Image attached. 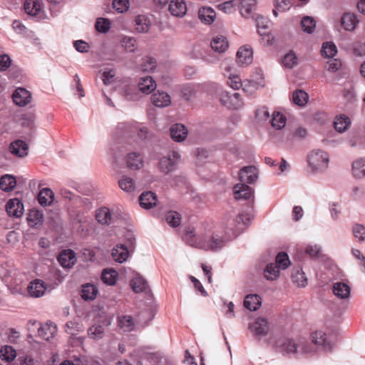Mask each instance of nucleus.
<instances>
[{
    "mask_svg": "<svg viewBox=\"0 0 365 365\" xmlns=\"http://www.w3.org/2000/svg\"><path fill=\"white\" fill-rule=\"evenodd\" d=\"M119 129L123 133L121 151L126 153L125 162L126 167L130 170H137V126L135 122H123L119 124Z\"/></svg>",
    "mask_w": 365,
    "mask_h": 365,
    "instance_id": "obj_1",
    "label": "nucleus"
},
{
    "mask_svg": "<svg viewBox=\"0 0 365 365\" xmlns=\"http://www.w3.org/2000/svg\"><path fill=\"white\" fill-rule=\"evenodd\" d=\"M157 311L155 300L138 302V327L145 328L153 320Z\"/></svg>",
    "mask_w": 365,
    "mask_h": 365,
    "instance_id": "obj_2",
    "label": "nucleus"
},
{
    "mask_svg": "<svg viewBox=\"0 0 365 365\" xmlns=\"http://www.w3.org/2000/svg\"><path fill=\"white\" fill-rule=\"evenodd\" d=\"M184 238L191 246L200 247L205 250H216L222 247L225 245L224 240L221 237H212L207 244L200 245L197 240L193 229L188 228L185 230Z\"/></svg>",
    "mask_w": 365,
    "mask_h": 365,
    "instance_id": "obj_3",
    "label": "nucleus"
},
{
    "mask_svg": "<svg viewBox=\"0 0 365 365\" xmlns=\"http://www.w3.org/2000/svg\"><path fill=\"white\" fill-rule=\"evenodd\" d=\"M309 166L313 172L323 171L328 168L329 155L321 150L312 151L307 157Z\"/></svg>",
    "mask_w": 365,
    "mask_h": 365,
    "instance_id": "obj_4",
    "label": "nucleus"
},
{
    "mask_svg": "<svg viewBox=\"0 0 365 365\" xmlns=\"http://www.w3.org/2000/svg\"><path fill=\"white\" fill-rule=\"evenodd\" d=\"M180 155L178 151L173 150L167 156L163 157L159 162V168L163 173H168L173 169Z\"/></svg>",
    "mask_w": 365,
    "mask_h": 365,
    "instance_id": "obj_5",
    "label": "nucleus"
},
{
    "mask_svg": "<svg viewBox=\"0 0 365 365\" xmlns=\"http://www.w3.org/2000/svg\"><path fill=\"white\" fill-rule=\"evenodd\" d=\"M120 92L128 100H134L136 94L135 79L124 78L120 84Z\"/></svg>",
    "mask_w": 365,
    "mask_h": 365,
    "instance_id": "obj_6",
    "label": "nucleus"
},
{
    "mask_svg": "<svg viewBox=\"0 0 365 365\" xmlns=\"http://www.w3.org/2000/svg\"><path fill=\"white\" fill-rule=\"evenodd\" d=\"M150 299L155 300L151 289L147 280L138 274V301H150Z\"/></svg>",
    "mask_w": 365,
    "mask_h": 365,
    "instance_id": "obj_7",
    "label": "nucleus"
},
{
    "mask_svg": "<svg viewBox=\"0 0 365 365\" xmlns=\"http://www.w3.org/2000/svg\"><path fill=\"white\" fill-rule=\"evenodd\" d=\"M6 210L9 216L18 218L22 216L24 207L20 200L13 198L7 202Z\"/></svg>",
    "mask_w": 365,
    "mask_h": 365,
    "instance_id": "obj_8",
    "label": "nucleus"
},
{
    "mask_svg": "<svg viewBox=\"0 0 365 365\" xmlns=\"http://www.w3.org/2000/svg\"><path fill=\"white\" fill-rule=\"evenodd\" d=\"M12 98L16 105L23 107L30 103L31 94L24 88H17L12 95Z\"/></svg>",
    "mask_w": 365,
    "mask_h": 365,
    "instance_id": "obj_9",
    "label": "nucleus"
},
{
    "mask_svg": "<svg viewBox=\"0 0 365 365\" xmlns=\"http://www.w3.org/2000/svg\"><path fill=\"white\" fill-rule=\"evenodd\" d=\"M251 331L257 336H265L269 330V322L265 318H257L250 326Z\"/></svg>",
    "mask_w": 365,
    "mask_h": 365,
    "instance_id": "obj_10",
    "label": "nucleus"
},
{
    "mask_svg": "<svg viewBox=\"0 0 365 365\" xmlns=\"http://www.w3.org/2000/svg\"><path fill=\"white\" fill-rule=\"evenodd\" d=\"M238 9L245 18H254L253 11L257 6V0H238Z\"/></svg>",
    "mask_w": 365,
    "mask_h": 365,
    "instance_id": "obj_11",
    "label": "nucleus"
},
{
    "mask_svg": "<svg viewBox=\"0 0 365 365\" xmlns=\"http://www.w3.org/2000/svg\"><path fill=\"white\" fill-rule=\"evenodd\" d=\"M302 346V352L308 353L309 351L304 345L302 342L296 343L293 339H286L279 345L282 351L287 354H294L297 351V348Z\"/></svg>",
    "mask_w": 365,
    "mask_h": 365,
    "instance_id": "obj_12",
    "label": "nucleus"
},
{
    "mask_svg": "<svg viewBox=\"0 0 365 365\" xmlns=\"http://www.w3.org/2000/svg\"><path fill=\"white\" fill-rule=\"evenodd\" d=\"M46 284L41 279H35L31 282L28 286V292L32 297H42L46 290Z\"/></svg>",
    "mask_w": 365,
    "mask_h": 365,
    "instance_id": "obj_13",
    "label": "nucleus"
},
{
    "mask_svg": "<svg viewBox=\"0 0 365 365\" xmlns=\"http://www.w3.org/2000/svg\"><path fill=\"white\" fill-rule=\"evenodd\" d=\"M156 88V83L150 76H138V91L143 93L149 94Z\"/></svg>",
    "mask_w": 365,
    "mask_h": 365,
    "instance_id": "obj_14",
    "label": "nucleus"
},
{
    "mask_svg": "<svg viewBox=\"0 0 365 365\" xmlns=\"http://www.w3.org/2000/svg\"><path fill=\"white\" fill-rule=\"evenodd\" d=\"M359 22L356 15L354 13H344L341 18V24L347 31H354Z\"/></svg>",
    "mask_w": 365,
    "mask_h": 365,
    "instance_id": "obj_15",
    "label": "nucleus"
},
{
    "mask_svg": "<svg viewBox=\"0 0 365 365\" xmlns=\"http://www.w3.org/2000/svg\"><path fill=\"white\" fill-rule=\"evenodd\" d=\"M58 261L64 268H71L76 262L75 252L71 250L62 251L58 257Z\"/></svg>",
    "mask_w": 365,
    "mask_h": 365,
    "instance_id": "obj_16",
    "label": "nucleus"
},
{
    "mask_svg": "<svg viewBox=\"0 0 365 365\" xmlns=\"http://www.w3.org/2000/svg\"><path fill=\"white\" fill-rule=\"evenodd\" d=\"M57 332L56 326L51 322L42 324L38 329V334L46 341L53 339Z\"/></svg>",
    "mask_w": 365,
    "mask_h": 365,
    "instance_id": "obj_17",
    "label": "nucleus"
},
{
    "mask_svg": "<svg viewBox=\"0 0 365 365\" xmlns=\"http://www.w3.org/2000/svg\"><path fill=\"white\" fill-rule=\"evenodd\" d=\"M239 177L242 182L252 183L257 178V170L255 166L245 167L240 170Z\"/></svg>",
    "mask_w": 365,
    "mask_h": 365,
    "instance_id": "obj_18",
    "label": "nucleus"
},
{
    "mask_svg": "<svg viewBox=\"0 0 365 365\" xmlns=\"http://www.w3.org/2000/svg\"><path fill=\"white\" fill-rule=\"evenodd\" d=\"M312 341L316 345L321 346L325 351L331 350V344L328 340L326 334L322 331H317L312 333Z\"/></svg>",
    "mask_w": 365,
    "mask_h": 365,
    "instance_id": "obj_19",
    "label": "nucleus"
},
{
    "mask_svg": "<svg viewBox=\"0 0 365 365\" xmlns=\"http://www.w3.org/2000/svg\"><path fill=\"white\" fill-rule=\"evenodd\" d=\"M138 202L145 209L152 208L156 205L157 196L151 191L144 192L138 197Z\"/></svg>",
    "mask_w": 365,
    "mask_h": 365,
    "instance_id": "obj_20",
    "label": "nucleus"
},
{
    "mask_svg": "<svg viewBox=\"0 0 365 365\" xmlns=\"http://www.w3.org/2000/svg\"><path fill=\"white\" fill-rule=\"evenodd\" d=\"M233 190L234 196L236 200H247L253 195L252 189L244 183L236 185Z\"/></svg>",
    "mask_w": 365,
    "mask_h": 365,
    "instance_id": "obj_21",
    "label": "nucleus"
},
{
    "mask_svg": "<svg viewBox=\"0 0 365 365\" xmlns=\"http://www.w3.org/2000/svg\"><path fill=\"white\" fill-rule=\"evenodd\" d=\"M151 101L154 106L163 108L171 103V98L166 92L158 91L151 96Z\"/></svg>",
    "mask_w": 365,
    "mask_h": 365,
    "instance_id": "obj_22",
    "label": "nucleus"
},
{
    "mask_svg": "<svg viewBox=\"0 0 365 365\" xmlns=\"http://www.w3.org/2000/svg\"><path fill=\"white\" fill-rule=\"evenodd\" d=\"M113 259L118 262L123 263L127 260L130 255L128 248L124 245H117L111 252Z\"/></svg>",
    "mask_w": 365,
    "mask_h": 365,
    "instance_id": "obj_23",
    "label": "nucleus"
},
{
    "mask_svg": "<svg viewBox=\"0 0 365 365\" xmlns=\"http://www.w3.org/2000/svg\"><path fill=\"white\" fill-rule=\"evenodd\" d=\"M169 11L173 16H183L187 11V5L183 0H173L169 4Z\"/></svg>",
    "mask_w": 365,
    "mask_h": 365,
    "instance_id": "obj_24",
    "label": "nucleus"
},
{
    "mask_svg": "<svg viewBox=\"0 0 365 365\" xmlns=\"http://www.w3.org/2000/svg\"><path fill=\"white\" fill-rule=\"evenodd\" d=\"M170 136L172 139L177 142L184 140L187 135V130L185 125L180 123H177L171 126Z\"/></svg>",
    "mask_w": 365,
    "mask_h": 365,
    "instance_id": "obj_25",
    "label": "nucleus"
},
{
    "mask_svg": "<svg viewBox=\"0 0 365 365\" xmlns=\"http://www.w3.org/2000/svg\"><path fill=\"white\" fill-rule=\"evenodd\" d=\"M333 293L334 294L341 299H347L350 296L351 288L344 282H336L333 284Z\"/></svg>",
    "mask_w": 365,
    "mask_h": 365,
    "instance_id": "obj_26",
    "label": "nucleus"
},
{
    "mask_svg": "<svg viewBox=\"0 0 365 365\" xmlns=\"http://www.w3.org/2000/svg\"><path fill=\"white\" fill-rule=\"evenodd\" d=\"M10 151L12 154L22 158L28 154V145L24 141L17 140L11 144Z\"/></svg>",
    "mask_w": 365,
    "mask_h": 365,
    "instance_id": "obj_27",
    "label": "nucleus"
},
{
    "mask_svg": "<svg viewBox=\"0 0 365 365\" xmlns=\"http://www.w3.org/2000/svg\"><path fill=\"white\" fill-rule=\"evenodd\" d=\"M252 61V51L247 46L240 48L237 52V61L240 65L249 64Z\"/></svg>",
    "mask_w": 365,
    "mask_h": 365,
    "instance_id": "obj_28",
    "label": "nucleus"
},
{
    "mask_svg": "<svg viewBox=\"0 0 365 365\" xmlns=\"http://www.w3.org/2000/svg\"><path fill=\"white\" fill-rule=\"evenodd\" d=\"M261 304V297L258 294H247L244 299V306L250 311L257 310Z\"/></svg>",
    "mask_w": 365,
    "mask_h": 365,
    "instance_id": "obj_29",
    "label": "nucleus"
},
{
    "mask_svg": "<svg viewBox=\"0 0 365 365\" xmlns=\"http://www.w3.org/2000/svg\"><path fill=\"white\" fill-rule=\"evenodd\" d=\"M96 220L101 225H109L112 220L110 210L106 207H102L96 212Z\"/></svg>",
    "mask_w": 365,
    "mask_h": 365,
    "instance_id": "obj_30",
    "label": "nucleus"
},
{
    "mask_svg": "<svg viewBox=\"0 0 365 365\" xmlns=\"http://www.w3.org/2000/svg\"><path fill=\"white\" fill-rule=\"evenodd\" d=\"M16 185V178L9 174H6L0 178V189L4 192L12 191Z\"/></svg>",
    "mask_w": 365,
    "mask_h": 365,
    "instance_id": "obj_31",
    "label": "nucleus"
},
{
    "mask_svg": "<svg viewBox=\"0 0 365 365\" xmlns=\"http://www.w3.org/2000/svg\"><path fill=\"white\" fill-rule=\"evenodd\" d=\"M200 21L206 24H210L215 18V11L210 7H202L198 11Z\"/></svg>",
    "mask_w": 365,
    "mask_h": 365,
    "instance_id": "obj_32",
    "label": "nucleus"
},
{
    "mask_svg": "<svg viewBox=\"0 0 365 365\" xmlns=\"http://www.w3.org/2000/svg\"><path fill=\"white\" fill-rule=\"evenodd\" d=\"M54 199V194L49 188L42 189L38 196V200L40 205L43 206L50 205Z\"/></svg>",
    "mask_w": 365,
    "mask_h": 365,
    "instance_id": "obj_33",
    "label": "nucleus"
},
{
    "mask_svg": "<svg viewBox=\"0 0 365 365\" xmlns=\"http://www.w3.org/2000/svg\"><path fill=\"white\" fill-rule=\"evenodd\" d=\"M98 294V289L92 284H86L82 286L81 297L86 301L93 300Z\"/></svg>",
    "mask_w": 365,
    "mask_h": 365,
    "instance_id": "obj_34",
    "label": "nucleus"
},
{
    "mask_svg": "<svg viewBox=\"0 0 365 365\" xmlns=\"http://www.w3.org/2000/svg\"><path fill=\"white\" fill-rule=\"evenodd\" d=\"M156 67L155 60L150 56H146L141 60V63L138 66V72L150 73L153 72Z\"/></svg>",
    "mask_w": 365,
    "mask_h": 365,
    "instance_id": "obj_35",
    "label": "nucleus"
},
{
    "mask_svg": "<svg viewBox=\"0 0 365 365\" xmlns=\"http://www.w3.org/2000/svg\"><path fill=\"white\" fill-rule=\"evenodd\" d=\"M25 11L30 16H35L41 11V4L38 0H26L24 3Z\"/></svg>",
    "mask_w": 365,
    "mask_h": 365,
    "instance_id": "obj_36",
    "label": "nucleus"
},
{
    "mask_svg": "<svg viewBox=\"0 0 365 365\" xmlns=\"http://www.w3.org/2000/svg\"><path fill=\"white\" fill-rule=\"evenodd\" d=\"M271 125L276 130H280L286 125V117L279 111L273 112L272 118L269 120Z\"/></svg>",
    "mask_w": 365,
    "mask_h": 365,
    "instance_id": "obj_37",
    "label": "nucleus"
},
{
    "mask_svg": "<svg viewBox=\"0 0 365 365\" xmlns=\"http://www.w3.org/2000/svg\"><path fill=\"white\" fill-rule=\"evenodd\" d=\"M292 282L299 287H304L307 284V279L301 268L294 269L292 273Z\"/></svg>",
    "mask_w": 365,
    "mask_h": 365,
    "instance_id": "obj_38",
    "label": "nucleus"
},
{
    "mask_svg": "<svg viewBox=\"0 0 365 365\" xmlns=\"http://www.w3.org/2000/svg\"><path fill=\"white\" fill-rule=\"evenodd\" d=\"M27 220L31 227H36L43 223V215L38 210H31L28 214Z\"/></svg>",
    "mask_w": 365,
    "mask_h": 365,
    "instance_id": "obj_39",
    "label": "nucleus"
},
{
    "mask_svg": "<svg viewBox=\"0 0 365 365\" xmlns=\"http://www.w3.org/2000/svg\"><path fill=\"white\" fill-rule=\"evenodd\" d=\"M212 48L217 52H224L228 47V42L225 37L219 36L215 37L210 43Z\"/></svg>",
    "mask_w": 365,
    "mask_h": 365,
    "instance_id": "obj_40",
    "label": "nucleus"
},
{
    "mask_svg": "<svg viewBox=\"0 0 365 365\" xmlns=\"http://www.w3.org/2000/svg\"><path fill=\"white\" fill-rule=\"evenodd\" d=\"M118 272L113 269H104L101 274L102 281L110 286L114 285L118 279Z\"/></svg>",
    "mask_w": 365,
    "mask_h": 365,
    "instance_id": "obj_41",
    "label": "nucleus"
},
{
    "mask_svg": "<svg viewBox=\"0 0 365 365\" xmlns=\"http://www.w3.org/2000/svg\"><path fill=\"white\" fill-rule=\"evenodd\" d=\"M120 189L126 192L132 193L135 192L136 185L135 180L128 176H123L118 182Z\"/></svg>",
    "mask_w": 365,
    "mask_h": 365,
    "instance_id": "obj_42",
    "label": "nucleus"
},
{
    "mask_svg": "<svg viewBox=\"0 0 365 365\" xmlns=\"http://www.w3.org/2000/svg\"><path fill=\"white\" fill-rule=\"evenodd\" d=\"M119 328L123 331H129L134 328V321L130 316H121L118 317Z\"/></svg>",
    "mask_w": 365,
    "mask_h": 365,
    "instance_id": "obj_43",
    "label": "nucleus"
},
{
    "mask_svg": "<svg viewBox=\"0 0 365 365\" xmlns=\"http://www.w3.org/2000/svg\"><path fill=\"white\" fill-rule=\"evenodd\" d=\"M350 124L351 121L349 118L344 115L336 117L334 122V128L339 133H342L346 130Z\"/></svg>",
    "mask_w": 365,
    "mask_h": 365,
    "instance_id": "obj_44",
    "label": "nucleus"
},
{
    "mask_svg": "<svg viewBox=\"0 0 365 365\" xmlns=\"http://www.w3.org/2000/svg\"><path fill=\"white\" fill-rule=\"evenodd\" d=\"M352 173L354 177L361 178L365 176V160L359 159L352 164Z\"/></svg>",
    "mask_w": 365,
    "mask_h": 365,
    "instance_id": "obj_45",
    "label": "nucleus"
},
{
    "mask_svg": "<svg viewBox=\"0 0 365 365\" xmlns=\"http://www.w3.org/2000/svg\"><path fill=\"white\" fill-rule=\"evenodd\" d=\"M279 267L276 264L270 263L264 269V277L269 280L276 279L279 274Z\"/></svg>",
    "mask_w": 365,
    "mask_h": 365,
    "instance_id": "obj_46",
    "label": "nucleus"
},
{
    "mask_svg": "<svg viewBox=\"0 0 365 365\" xmlns=\"http://www.w3.org/2000/svg\"><path fill=\"white\" fill-rule=\"evenodd\" d=\"M165 220L173 227H178L181 222V215L176 211H169L165 215Z\"/></svg>",
    "mask_w": 365,
    "mask_h": 365,
    "instance_id": "obj_47",
    "label": "nucleus"
},
{
    "mask_svg": "<svg viewBox=\"0 0 365 365\" xmlns=\"http://www.w3.org/2000/svg\"><path fill=\"white\" fill-rule=\"evenodd\" d=\"M321 52L322 56L327 58H332L337 52L336 46L332 42H325L322 45Z\"/></svg>",
    "mask_w": 365,
    "mask_h": 365,
    "instance_id": "obj_48",
    "label": "nucleus"
},
{
    "mask_svg": "<svg viewBox=\"0 0 365 365\" xmlns=\"http://www.w3.org/2000/svg\"><path fill=\"white\" fill-rule=\"evenodd\" d=\"M293 102L298 106H304L307 102L308 94L302 90H297L293 93Z\"/></svg>",
    "mask_w": 365,
    "mask_h": 365,
    "instance_id": "obj_49",
    "label": "nucleus"
},
{
    "mask_svg": "<svg viewBox=\"0 0 365 365\" xmlns=\"http://www.w3.org/2000/svg\"><path fill=\"white\" fill-rule=\"evenodd\" d=\"M88 334L93 339H100L104 334V329L101 325H93L88 329Z\"/></svg>",
    "mask_w": 365,
    "mask_h": 365,
    "instance_id": "obj_50",
    "label": "nucleus"
},
{
    "mask_svg": "<svg viewBox=\"0 0 365 365\" xmlns=\"http://www.w3.org/2000/svg\"><path fill=\"white\" fill-rule=\"evenodd\" d=\"M83 327L82 324L76 322H68L66 324L65 331L68 334L72 336L77 335L79 332L82 331Z\"/></svg>",
    "mask_w": 365,
    "mask_h": 365,
    "instance_id": "obj_51",
    "label": "nucleus"
},
{
    "mask_svg": "<svg viewBox=\"0 0 365 365\" xmlns=\"http://www.w3.org/2000/svg\"><path fill=\"white\" fill-rule=\"evenodd\" d=\"M276 264L280 269H287L290 264L289 256L285 252H279L276 257Z\"/></svg>",
    "mask_w": 365,
    "mask_h": 365,
    "instance_id": "obj_52",
    "label": "nucleus"
},
{
    "mask_svg": "<svg viewBox=\"0 0 365 365\" xmlns=\"http://www.w3.org/2000/svg\"><path fill=\"white\" fill-rule=\"evenodd\" d=\"M95 27L98 32L106 34L110 29V22L107 19L98 18L96 22Z\"/></svg>",
    "mask_w": 365,
    "mask_h": 365,
    "instance_id": "obj_53",
    "label": "nucleus"
},
{
    "mask_svg": "<svg viewBox=\"0 0 365 365\" xmlns=\"http://www.w3.org/2000/svg\"><path fill=\"white\" fill-rule=\"evenodd\" d=\"M136 40L134 37L124 36L122 39V46L127 52L132 53L136 49Z\"/></svg>",
    "mask_w": 365,
    "mask_h": 365,
    "instance_id": "obj_54",
    "label": "nucleus"
},
{
    "mask_svg": "<svg viewBox=\"0 0 365 365\" xmlns=\"http://www.w3.org/2000/svg\"><path fill=\"white\" fill-rule=\"evenodd\" d=\"M301 26L304 31L311 34L314 31L316 24L313 18L304 16L301 21Z\"/></svg>",
    "mask_w": 365,
    "mask_h": 365,
    "instance_id": "obj_55",
    "label": "nucleus"
},
{
    "mask_svg": "<svg viewBox=\"0 0 365 365\" xmlns=\"http://www.w3.org/2000/svg\"><path fill=\"white\" fill-rule=\"evenodd\" d=\"M138 33L139 32H147L150 26V21L148 17L143 15H138Z\"/></svg>",
    "mask_w": 365,
    "mask_h": 365,
    "instance_id": "obj_56",
    "label": "nucleus"
},
{
    "mask_svg": "<svg viewBox=\"0 0 365 365\" xmlns=\"http://www.w3.org/2000/svg\"><path fill=\"white\" fill-rule=\"evenodd\" d=\"M352 232L354 237L359 241L365 240V227L361 224H356L353 226Z\"/></svg>",
    "mask_w": 365,
    "mask_h": 365,
    "instance_id": "obj_57",
    "label": "nucleus"
},
{
    "mask_svg": "<svg viewBox=\"0 0 365 365\" xmlns=\"http://www.w3.org/2000/svg\"><path fill=\"white\" fill-rule=\"evenodd\" d=\"M297 63V58L294 53L289 52L284 56L282 63L285 67L292 68Z\"/></svg>",
    "mask_w": 365,
    "mask_h": 365,
    "instance_id": "obj_58",
    "label": "nucleus"
},
{
    "mask_svg": "<svg viewBox=\"0 0 365 365\" xmlns=\"http://www.w3.org/2000/svg\"><path fill=\"white\" fill-rule=\"evenodd\" d=\"M128 0H113V7L119 13H123L126 11L129 8Z\"/></svg>",
    "mask_w": 365,
    "mask_h": 365,
    "instance_id": "obj_59",
    "label": "nucleus"
},
{
    "mask_svg": "<svg viewBox=\"0 0 365 365\" xmlns=\"http://www.w3.org/2000/svg\"><path fill=\"white\" fill-rule=\"evenodd\" d=\"M115 71L113 69L106 70L102 73V81L105 85L110 84L113 81Z\"/></svg>",
    "mask_w": 365,
    "mask_h": 365,
    "instance_id": "obj_60",
    "label": "nucleus"
},
{
    "mask_svg": "<svg viewBox=\"0 0 365 365\" xmlns=\"http://www.w3.org/2000/svg\"><path fill=\"white\" fill-rule=\"evenodd\" d=\"M1 353H2L5 357V359L8 361H11L16 357V351L10 346H6L1 349Z\"/></svg>",
    "mask_w": 365,
    "mask_h": 365,
    "instance_id": "obj_61",
    "label": "nucleus"
},
{
    "mask_svg": "<svg viewBox=\"0 0 365 365\" xmlns=\"http://www.w3.org/2000/svg\"><path fill=\"white\" fill-rule=\"evenodd\" d=\"M292 0H276L275 8L279 11L288 10L292 5Z\"/></svg>",
    "mask_w": 365,
    "mask_h": 365,
    "instance_id": "obj_62",
    "label": "nucleus"
},
{
    "mask_svg": "<svg viewBox=\"0 0 365 365\" xmlns=\"http://www.w3.org/2000/svg\"><path fill=\"white\" fill-rule=\"evenodd\" d=\"M341 63L336 58L330 59L326 64V68L331 72H335L340 68Z\"/></svg>",
    "mask_w": 365,
    "mask_h": 365,
    "instance_id": "obj_63",
    "label": "nucleus"
},
{
    "mask_svg": "<svg viewBox=\"0 0 365 365\" xmlns=\"http://www.w3.org/2000/svg\"><path fill=\"white\" fill-rule=\"evenodd\" d=\"M353 53L356 56L365 55V43L361 42H355L353 45Z\"/></svg>",
    "mask_w": 365,
    "mask_h": 365,
    "instance_id": "obj_64",
    "label": "nucleus"
}]
</instances>
